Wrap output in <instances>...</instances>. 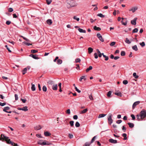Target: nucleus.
<instances>
[{
	"instance_id": "obj_1",
	"label": "nucleus",
	"mask_w": 146,
	"mask_h": 146,
	"mask_svg": "<svg viewBox=\"0 0 146 146\" xmlns=\"http://www.w3.org/2000/svg\"><path fill=\"white\" fill-rule=\"evenodd\" d=\"M66 2L67 6L68 8L74 7L77 5V3L74 0H67Z\"/></svg>"
},
{
	"instance_id": "obj_2",
	"label": "nucleus",
	"mask_w": 146,
	"mask_h": 146,
	"mask_svg": "<svg viewBox=\"0 0 146 146\" xmlns=\"http://www.w3.org/2000/svg\"><path fill=\"white\" fill-rule=\"evenodd\" d=\"M3 137L4 138V139L6 140V141L7 143L9 144H10L11 145H13V146H18V145L15 143H14L13 142H12L11 140L10 139H8L9 138L8 137L5 136L3 134H1V137L0 138L1 140L3 139Z\"/></svg>"
},
{
	"instance_id": "obj_3",
	"label": "nucleus",
	"mask_w": 146,
	"mask_h": 146,
	"mask_svg": "<svg viewBox=\"0 0 146 146\" xmlns=\"http://www.w3.org/2000/svg\"><path fill=\"white\" fill-rule=\"evenodd\" d=\"M141 118L143 119L146 117V111L145 110H143L140 112Z\"/></svg>"
},
{
	"instance_id": "obj_4",
	"label": "nucleus",
	"mask_w": 146,
	"mask_h": 146,
	"mask_svg": "<svg viewBox=\"0 0 146 146\" xmlns=\"http://www.w3.org/2000/svg\"><path fill=\"white\" fill-rule=\"evenodd\" d=\"M97 36L99 39L102 42L104 41V40L102 36L99 33H98L97 34Z\"/></svg>"
},
{
	"instance_id": "obj_5",
	"label": "nucleus",
	"mask_w": 146,
	"mask_h": 146,
	"mask_svg": "<svg viewBox=\"0 0 146 146\" xmlns=\"http://www.w3.org/2000/svg\"><path fill=\"white\" fill-rule=\"evenodd\" d=\"M137 19V17H135L133 19L131 20V24L132 25H135L136 24V21Z\"/></svg>"
},
{
	"instance_id": "obj_6",
	"label": "nucleus",
	"mask_w": 146,
	"mask_h": 146,
	"mask_svg": "<svg viewBox=\"0 0 146 146\" xmlns=\"http://www.w3.org/2000/svg\"><path fill=\"white\" fill-rule=\"evenodd\" d=\"M109 142L115 144L117 143V140H114L112 139H110L109 140Z\"/></svg>"
},
{
	"instance_id": "obj_7",
	"label": "nucleus",
	"mask_w": 146,
	"mask_h": 146,
	"mask_svg": "<svg viewBox=\"0 0 146 146\" xmlns=\"http://www.w3.org/2000/svg\"><path fill=\"white\" fill-rule=\"evenodd\" d=\"M108 123L110 125L113 123V120L111 119V115L108 118Z\"/></svg>"
},
{
	"instance_id": "obj_8",
	"label": "nucleus",
	"mask_w": 146,
	"mask_h": 146,
	"mask_svg": "<svg viewBox=\"0 0 146 146\" xmlns=\"http://www.w3.org/2000/svg\"><path fill=\"white\" fill-rule=\"evenodd\" d=\"M19 110H22L25 111H26L28 110L27 107L25 106L23 107L22 108H19Z\"/></svg>"
},
{
	"instance_id": "obj_9",
	"label": "nucleus",
	"mask_w": 146,
	"mask_h": 146,
	"mask_svg": "<svg viewBox=\"0 0 146 146\" xmlns=\"http://www.w3.org/2000/svg\"><path fill=\"white\" fill-rule=\"evenodd\" d=\"M140 103L139 101H137L135 102L133 105V108L134 109L136 106Z\"/></svg>"
},
{
	"instance_id": "obj_10",
	"label": "nucleus",
	"mask_w": 146,
	"mask_h": 146,
	"mask_svg": "<svg viewBox=\"0 0 146 146\" xmlns=\"http://www.w3.org/2000/svg\"><path fill=\"white\" fill-rule=\"evenodd\" d=\"M138 9L137 7H135L129 10V11H131L133 13H134Z\"/></svg>"
},
{
	"instance_id": "obj_11",
	"label": "nucleus",
	"mask_w": 146,
	"mask_h": 146,
	"mask_svg": "<svg viewBox=\"0 0 146 146\" xmlns=\"http://www.w3.org/2000/svg\"><path fill=\"white\" fill-rule=\"evenodd\" d=\"M29 56L35 59H39V58L36 56V54H31Z\"/></svg>"
},
{
	"instance_id": "obj_12",
	"label": "nucleus",
	"mask_w": 146,
	"mask_h": 146,
	"mask_svg": "<svg viewBox=\"0 0 146 146\" xmlns=\"http://www.w3.org/2000/svg\"><path fill=\"white\" fill-rule=\"evenodd\" d=\"M44 135L46 137H48L50 136L51 134L48 131H45L44 132Z\"/></svg>"
},
{
	"instance_id": "obj_13",
	"label": "nucleus",
	"mask_w": 146,
	"mask_h": 146,
	"mask_svg": "<svg viewBox=\"0 0 146 146\" xmlns=\"http://www.w3.org/2000/svg\"><path fill=\"white\" fill-rule=\"evenodd\" d=\"M41 127L39 125H37L34 127L35 129L37 130H40L41 129Z\"/></svg>"
},
{
	"instance_id": "obj_14",
	"label": "nucleus",
	"mask_w": 146,
	"mask_h": 146,
	"mask_svg": "<svg viewBox=\"0 0 146 146\" xmlns=\"http://www.w3.org/2000/svg\"><path fill=\"white\" fill-rule=\"evenodd\" d=\"M115 94L117 96H119L120 97H121L122 96V94L121 93L119 92H116L115 93Z\"/></svg>"
},
{
	"instance_id": "obj_15",
	"label": "nucleus",
	"mask_w": 146,
	"mask_h": 146,
	"mask_svg": "<svg viewBox=\"0 0 146 146\" xmlns=\"http://www.w3.org/2000/svg\"><path fill=\"white\" fill-rule=\"evenodd\" d=\"M127 124L131 128H133L134 126V124L132 123L129 122L127 123Z\"/></svg>"
},
{
	"instance_id": "obj_16",
	"label": "nucleus",
	"mask_w": 146,
	"mask_h": 146,
	"mask_svg": "<svg viewBox=\"0 0 146 146\" xmlns=\"http://www.w3.org/2000/svg\"><path fill=\"white\" fill-rule=\"evenodd\" d=\"M50 144V143L48 142H46V141H43L42 143V145H48Z\"/></svg>"
},
{
	"instance_id": "obj_17",
	"label": "nucleus",
	"mask_w": 146,
	"mask_h": 146,
	"mask_svg": "<svg viewBox=\"0 0 146 146\" xmlns=\"http://www.w3.org/2000/svg\"><path fill=\"white\" fill-rule=\"evenodd\" d=\"M32 86L31 87V89L32 91H34L36 90V88L35 87V85L34 84H33L32 83H31Z\"/></svg>"
},
{
	"instance_id": "obj_18",
	"label": "nucleus",
	"mask_w": 146,
	"mask_h": 146,
	"mask_svg": "<svg viewBox=\"0 0 146 146\" xmlns=\"http://www.w3.org/2000/svg\"><path fill=\"white\" fill-rule=\"evenodd\" d=\"M57 84H56L55 85H53L52 86V89L54 90H56L57 89Z\"/></svg>"
},
{
	"instance_id": "obj_19",
	"label": "nucleus",
	"mask_w": 146,
	"mask_h": 146,
	"mask_svg": "<svg viewBox=\"0 0 146 146\" xmlns=\"http://www.w3.org/2000/svg\"><path fill=\"white\" fill-rule=\"evenodd\" d=\"M78 30L79 31V32L80 33H86V31L85 30H83L81 28H79L78 29Z\"/></svg>"
},
{
	"instance_id": "obj_20",
	"label": "nucleus",
	"mask_w": 146,
	"mask_h": 146,
	"mask_svg": "<svg viewBox=\"0 0 146 146\" xmlns=\"http://www.w3.org/2000/svg\"><path fill=\"white\" fill-rule=\"evenodd\" d=\"M62 60L60 59H58L57 60L56 63L58 64H61L62 63Z\"/></svg>"
},
{
	"instance_id": "obj_21",
	"label": "nucleus",
	"mask_w": 146,
	"mask_h": 146,
	"mask_svg": "<svg viewBox=\"0 0 146 146\" xmlns=\"http://www.w3.org/2000/svg\"><path fill=\"white\" fill-rule=\"evenodd\" d=\"M93 49L91 47H89L88 48V52L89 54H90L93 51Z\"/></svg>"
},
{
	"instance_id": "obj_22",
	"label": "nucleus",
	"mask_w": 146,
	"mask_h": 146,
	"mask_svg": "<svg viewBox=\"0 0 146 146\" xmlns=\"http://www.w3.org/2000/svg\"><path fill=\"white\" fill-rule=\"evenodd\" d=\"M94 29L95 30L98 31H100L101 30V28L99 27H97L96 26H95L94 27Z\"/></svg>"
},
{
	"instance_id": "obj_23",
	"label": "nucleus",
	"mask_w": 146,
	"mask_h": 146,
	"mask_svg": "<svg viewBox=\"0 0 146 146\" xmlns=\"http://www.w3.org/2000/svg\"><path fill=\"white\" fill-rule=\"evenodd\" d=\"M132 48L133 50L135 51H137L138 50V48L136 45H135L134 46H133L132 47Z\"/></svg>"
},
{
	"instance_id": "obj_24",
	"label": "nucleus",
	"mask_w": 146,
	"mask_h": 146,
	"mask_svg": "<svg viewBox=\"0 0 146 146\" xmlns=\"http://www.w3.org/2000/svg\"><path fill=\"white\" fill-rule=\"evenodd\" d=\"M10 109V108L8 106L5 107L3 110V111L5 112H7V110H8Z\"/></svg>"
},
{
	"instance_id": "obj_25",
	"label": "nucleus",
	"mask_w": 146,
	"mask_h": 146,
	"mask_svg": "<svg viewBox=\"0 0 146 146\" xmlns=\"http://www.w3.org/2000/svg\"><path fill=\"white\" fill-rule=\"evenodd\" d=\"M125 42L129 44H131V42L127 38H126Z\"/></svg>"
},
{
	"instance_id": "obj_26",
	"label": "nucleus",
	"mask_w": 146,
	"mask_h": 146,
	"mask_svg": "<svg viewBox=\"0 0 146 146\" xmlns=\"http://www.w3.org/2000/svg\"><path fill=\"white\" fill-rule=\"evenodd\" d=\"M88 110V109L86 108L82 111L80 112L81 114L84 113H86Z\"/></svg>"
},
{
	"instance_id": "obj_27",
	"label": "nucleus",
	"mask_w": 146,
	"mask_h": 146,
	"mask_svg": "<svg viewBox=\"0 0 146 146\" xmlns=\"http://www.w3.org/2000/svg\"><path fill=\"white\" fill-rule=\"evenodd\" d=\"M46 22L49 25H51L52 23V21L51 19H48L46 21Z\"/></svg>"
},
{
	"instance_id": "obj_28",
	"label": "nucleus",
	"mask_w": 146,
	"mask_h": 146,
	"mask_svg": "<svg viewBox=\"0 0 146 146\" xmlns=\"http://www.w3.org/2000/svg\"><path fill=\"white\" fill-rule=\"evenodd\" d=\"M83 79H84V80H86V78H85V76H81L79 80L80 81H81Z\"/></svg>"
},
{
	"instance_id": "obj_29",
	"label": "nucleus",
	"mask_w": 146,
	"mask_h": 146,
	"mask_svg": "<svg viewBox=\"0 0 146 146\" xmlns=\"http://www.w3.org/2000/svg\"><path fill=\"white\" fill-rule=\"evenodd\" d=\"M106 115V114H101L99 115L98 118H100L102 117H103L105 116Z\"/></svg>"
},
{
	"instance_id": "obj_30",
	"label": "nucleus",
	"mask_w": 146,
	"mask_h": 146,
	"mask_svg": "<svg viewBox=\"0 0 146 146\" xmlns=\"http://www.w3.org/2000/svg\"><path fill=\"white\" fill-rule=\"evenodd\" d=\"M93 68L91 66H90L86 70V72H88L89 70L92 69Z\"/></svg>"
},
{
	"instance_id": "obj_31",
	"label": "nucleus",
	"mask_w": 146,
	"mask_h": 146,
	"mask_svg": "<svg viewBox=\"0 0 146 146\" xmlns=\"http://www.w3.org/2000/svg\"><path fill=\"white\" fill-rule=\"evenodd\" d=\"M133 76L136 79H137L139 77V76L137 75L136 73L135 72H134L133 73Z\"/></svg>"
},
{
	"instance_id": "obj_32",
	"label": "nucleus",
	"mask_w": 146,
	"mask_h": 146,
	"mask_svg": "<svg viewBox=\"0 0 146 146\" xmlns=\"http://www.w3.org/2000/svg\"><path fill=\"white\" fill-rule=\"evenodd\" d=\"M92 143L91 142H86L83 146H89Z\"/></svg>"
},
{
	"instance_id": "obj_33",
	"label": "nucleus",
	"mask_w": 146,
	"mask_h": 146,
	"mask_svg": "<svg viewBox=\"0 0 146 146\" xmlns=\"http://www.w3.org/2000/svg\"><path fill=\"white\" fill-rule=\"evenodd\" d=\"M97 15L98 16L100 17L101 18H104V17H105V15H103L102 14L100 13L98 14Z\"/></svg>"
},
{
	"instance_id": "obj_34",
	"label": "nucleus",
	"mask_w": 146,
	"mask_h": 146,
	"mask_svg": "<svg viewBox=\"0 0 146 146\" xmlns=\"http://www.w3.org/2000/svg\"><path fill=\"white\" fill-rule=\"evenodd\" d=\"M27 70V69L26 68H24L23 70L22 71L23 74H25Z\"/></svg>"
},
{
	"instance_id": "obj_35",
	"label": "nucleus",
	"mask_w": 146,
	"mask_h": 146,
	"mask_svg": "<svg viewBox=\"0 0 146 146\" xmlns=\"http://www.w3.org/2000/svg\"><path fill=\"white\" fill-rule=\"evenodd\" d=\"M42 90L44 92H46L47 91V88L45 86H44L42 87Z\"/></svg>"
},
{
	"instance_id": "obj_36",
	"label": "nucleus",
	"mask_w": 146,
	"mask_h": 146,
	"mask_svg": "<svg viewBox=\"0 0 146 146\" xmlns=\"http://www.w3.org/2000/svg\"><path fill=\"white\" fill-rule=\"evenodd\" d=\"M97 137V136H94L92 138V139L91 140V143H92L95 140V139H96V138Z\"/></svg>"
},
{
	"instance_id": "obj_37",
	"label": "nucleus",
	"mask_w": 146,
	"mask_h": 146,
	"mask_svg": "<svg viewBox=\"0 0 146 146\" xmlns=\"http://www.w3.org/2000/svg\"><path fill=\"white\" fill-rule=\"evenodd\" d=\"M80 124L77 121L76 122V123H75L76 127H79L80 126Z\"/></svg>"
},
{
	"instance_id": "obj_38",
	"label": "nucleus",
	"mask_w": 146,
	"mask_h": 146,
	"mask_svg": "<svg viewBox=\"0 0 146 146\" xmlns=\"http://www.w3.org/2000/svg\"><path fill=\"white\" fill-rule=\"evenodd\" d=\"M137 118L138 120H139L141 118L140 114H137L136 115Z\"/></svg>"
},
{
	"instance_id": "obj_39",
	"label": "nucleus",
	"mask_w": 146,
	"mask_h": 146,
	"mask_svg": "<svg viewBox=\"0 0 146 146\" xmlns=\"http://www.w3.org/2000/svg\"><path fill=\"white\" fill-rule=\"evenodd\" d=\"M139 44L142 47L144 46L145 45V43L144 42L139 43Z\"/></svg>"
},
{
	"instance_id": "obj_40",
	"label": "nucleus",
	"mask_w": 146,
	"mask_h": 146,
	"mask_svg": "<svg viewBox=\"0 0 146 146\" xmlns=\"http://www.w3.org/2000/svg\"><path fill=\"white\" fill-rule=\"evenodd\" d=\"M81 61V60L79 58H77L75 59V62L76 63L80 62Z\"/></svg>"
},
{
	"instance_id": "obj_41",
	"label": "nucleus",
	"mask_w": 146,
	"mask_h": 146,
	"mask_svg": "<svg viewBox=\"0 0 146 146\" xmlns=\"http://www.w3.org/2000/svg\"><path fill=\"white\" fill-rule=\"evenodd\" d=\"M125 54V52L124 51H122L121 53V56H124Z\"/></svg>"
},
{
	"instance_id": "obj_42",
	"label": "nucleus",
	"mask_w": 146,
	"mask_h": 146,
	"mask_svg": "<svg viewBox=\"0 0 146 146\" xmlns=\"http://www.w3.org/2000/svg\"><path fill=\"white\" fill-rule=\"evenodd\" d=\"M138 31V29L137 28H135L133 30V33H137Z\"/></svg>"
},
{
	"instance_id": "obj_43",
	"label": "nucleus",
	"mask_w": 146,
	"mask_h": 146,
	"mask_svg": "<svg viewBox=\"0 0 146 146\" xmlns=\"http://www.w3.org/2000/svg\"><path fill=\"white\" fill-rule=\"evenodd\" d=\"M31 53H35L38 52V50H32L31 51Z\"/></svg>"
},
{
	"instance_id": "obj_44",
	"label": "nucleus",
	"mask_w": 146,
	"mask_h": 146,
	"mask_svg": "<svg viewBox=\"0 0 146 146\" xmlns=\"http://www.w3.org/2000/svg\"><path fill=\"white\" fill-rule=\"evenodd\" d=\"M123 84L125 85L127 84L128 83V81L126 80H124L123 81Z\"/></svg>"
},
{
	"instance_id": "obj_45",
	"label": "nucleus",
	"mask_w": 146,
	"mask_h": 146,
	"mask_svg": "<svg viewBox=\"0 0 146 146\" xmlns=\"http://www.w3.org/2000/svg\"><path fill=\"white\" fill-rule=\"evenodd\" d=\"M111 91H109L107 94V96L108 97H110V95H111Z\"/></svg>"
},
{
	"instance_id": "obj_46",
	"label": "nucleus",
	"mask_w": 146,
	"mask_h": 146,
	"mask_svg": "<svg viewBox=\"0 0 146 146\" xmlns=\"http://www.w3.org/2000/svg\"><path fill=\"white\" fill-rule=\"evenodd\" d=\"M46 1L48 5L50 4L52 2L51 0H46Z\"/></svg>"
},
{
	"instance_id": "obj_47",
	"label": "nucleus",
	"mask_w": 146,
	"mask_h": 146,
	"mask_svg": "<svg viewBox=\"0 0 146 146\" xmlns=\"http://www.w3.org/2000/svg\"><path fill=\"white\" fill-rule=\"evenodd\" d=\"M23 43H24L25 44V45H27V46H30V45H32V44H30L29 43L25 42H23Z\"/></svg>"
},
{
	"instance_id": "obj_48",
	"label": "nucleus",
	"mask_w": 146,
	"mask_h": 146,
	"mask_svg": "<svg viewBox=\"0 0 146 146\" xmlns=\"http://www.w3.org/2000/svg\"><path fill=\"white\" fill-rule=\"evenodd\" d=\"M122 130L124 132H125L126 130V128L124 126H123L122 127Z\"/></svg>"
},
{
	"instance_id": "obj_49",
	"label": "nucleus",
	"mask_w": 146,
	"mask_h": 146,
	"mask_svg": "<svg viewBox=\"0 0 146 146\" xmlns=\"http://www.w3.org/2000/svg\"><path fill=\"white\" fill-rule=\"evenodd\" d=\"M74 121H70V124L71 126L74 125Z\"/></svg>"
},
{
	"instance_id": "obj_50",
	"label": "nucleus",
	"mask_w": 146,
	"mask_h": 146,
	"mask_svg": "<svg viewBox=\"0 0 146 146\" xmlns=\"http://www.w3.org/2000/svg\"><path fill=\"white\" fill-rule=\"evenodd\" d=\"M103 57L105 58V60L106 61L108 60L109 59L108 57V56H106V55H103Z\"/></svg>"
},
{
	"instance_id": "obj_51",
	"label": "nucleus",
	"mask_w": 146,
	"mask_h": 146,
	"mask_svg": "<svg viewBox=\"0 0 146 146\" xmlns=\"http://www.w3.org/2000/svg\"><path fill=\"white\" fill-rule=\"evenodd\" d=\"M75 89L79 93H80L81 92V91L79 90L76 87H75Z\"/></svg>"
},
{
	"instance_id": "obj_52",
	"label": "nucleus",
	"mask_w": 146,
	"mask_h": 146,
	"mask_svg": "<svg viewBox=\"0 0 146 146\" xmlns=\"http://www.w3.org/2000/svg\"><path fill=\"white\" fill-rule=\"evenodd\" d=\"M5 47L8 50L9 52H11V51L10 49L7 46V45H5Z\"/></svg>"
},
{
	"instance_id": "obj_53",
	"label": "nucleus",
	"mask_w": 146,
	"mask_h": 146,
	"mask_svg": "<svg viewBox=\"0 0 146 146\" xmlns=\"http://www.w3.org/2000/svg\"><path fill=\"white\" fill-rule=\"evenodd\" d=\"M115 44V42H112L110 44V46H114Z\"/></svg>"
},
{
	"instance_id": "obj_54",
	"label": "nucleus",
	"mask_w": 146,
	"mask_h": 146,
	"mask_svg": "<svg viewBox=\"0 0 146 146\" xmlns=\"http://www.w3.org/2000/svg\"><path fill=\"white\" fill-rule=\"evenodd\" d=\"M131 116L132 117L133 120H134L135 119V117L133 114H131Z\"/></svg>"
},
{
	"instance_id": "obj_55",
	"label": "nucleus",
	"mask_w": 146,
	"mask_h": 146,
	"mask_svg": "<svg viewBox=\"0 0 146 146\" xmlns=\"http://www.w3.org/2000/svg\"><path fill=\"white\" fill-rule=\"evenodd\" d=\"M42 142H43L42 141V140H40L39 141H38L37 143L39 145H42Z\"/></svg>"
},
{
	"instance_id": "obj_56",
	"label": "nucleus",
	"mask_w": 146,
	"mask_h": 146,
	"mask_svg": "<svg viewBox=\"0 0 146 146\" xmlns=\"http://www.w3.org/2000/svg\"><path fill=\"white\" fill-rule=\"evenodd\" d=\"M73 19H74L76 20L77 21H79L80 20V19L79 18L76 17V16H74L73 17Z\"/></svg>"
},
{
	"instance_id": "obj_57",
	"label": "nucleus",
	"mask_w": 146,
	"mask_h": 146,
	"mask_svg": "<svg viewBox=\"0 0 146 146\" xmlns=\"http://www.w3.org/2000/svg\"><path fill=\"white\" fill-rule=\"evenodd\" d=\"M6 105V103H2L1 102H0V106H4L5 105Z\"/></svg>"
},
{
	"instance_id": "obj_58",
	"label": "nucleus",
	"mask_w": 146,
	"mask_h": 146,
	"mask_svg": "<svg viewBox=\"0 0 146 146\" xmlns=\"http://www.w3.org/2000/svg\"><path fill=\"white\" fill-rule=\"evenodd\" d=\"M13 11V9L12 8H9L8 9V11L9 12H12Z\"/></svg>"
},
{
	"instance_id": "obj_59",
	"label": "nucleus",
	"mask_w": 146,
	"mask_h": 146,
	"mask_svg": "<svg viewBox=\"0 0 146 146\" xmlns=\"http://www.w3.org/2000/svg\"><path fill=\"white\" fill-rule=\"evenodd\" d=\"M20 36V37H23V38L26 41H27V42H29V40L27 38H25V37L22 36Z\"/></svg>"
},
{
	"instance_id": "obj_60",
	"label": "nucleus",
	"mask_w": 146,
	"mask_h": 146,
	"mask_svg": "<svg viewBox=\"0 0 146 146\" xmlns=\"http://www.w3.org/2000/svg\"><path fill=\"white\" fill-rule=\"evenodd\" d=\"M36 136L38 138H41L42 137L41 135L40 134H36Z\"/></svg>"
},
{
	"instance_id": "obj_61",
	"label": "nucleus",
	"mask_w": 146,
	"mask_h": 146,
	"mask_svg": "<svg viewBox=\"0 0 146 146\" xmlns=\"http://www.w3.org/2000/svg\"><path fill=\"white\" fill-rule=\"evenodd\" d=\"M89 98L91 100H93V98L92 95H90L89 96Z\"/></svg>"
},
{
	"instance_id": "obj_62",
	"label": "nucleus",
	"mask_w": 146,
	"mask_h": 146,
	"mask_svg": "<svg viewBox=\"0 0 146 146\" xmlns=\"http://www.w3.org/2000/svg\"><path fill=\"white\" fill-rule=\"evenodd\" d=\"M73 119H77L78 118V117L77 115H74L73 117Z\"/></svg>"
},
{
	"instance_id": "obj_63",
	"label": "nucleus",
	"mask_w": 146,
	"mask_h": 146,
	"mask_svg": "<svg viewBox=\"0 0 146 146\" xmlns=\"http://www.w3.org/2000/svg\"><path fill=\"white\" fill-rule=\"evenodd\" d=\"M122 122L121 120H119L116 121V123L117 124H120Z\"/></svg>"
},
{
	"instance_id": "obj_64",
	"label": "nucleus",
	"mask_w": 146,
	"mask_h": 146,
	"mask_svg": "<svg viewBox=\"0 0 146 146\" xmlns=\"http://www.w3.org/2000/svg\"><path fill=\"white\" fill-rule=\"evenodd\" d=\"M94 57L96 59H97L98 58V56L97 54L96 53H94Z\"/></svg>"
}]
</instances>
